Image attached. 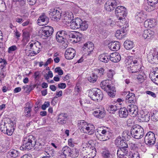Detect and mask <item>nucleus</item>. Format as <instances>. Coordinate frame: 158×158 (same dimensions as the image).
<instances>
[{
	"mask_svg": "<svg viewBox=\"0 0 158 158\" xmlns=\"http://www.w3.org/2000/svg\"><path fill=\"white\" fill-rule=\"evenodd\" d=\"M127 148L121 147L119 148L117 152V155L118 158H123L129 154V153H127Z\"/></svg>",
	"mask_w": 158,
	"mask_h": 158,
	"instance_id": "nucleus-22",
	"label": "nucleus"
},
{
	"mask_svg": "<svg viewBox=\"0 0 158 158\" xmlns=\"http://www.w3.org/2000/svg\"><path fill=\"white\" fill-rule=\"evenodd\" d=\"M75 144L73 139L70 138L68 139V145L70 147H73Z\"/></svg>",
	"mask_w": 158,
	"mask_h": 158,
	"instance_id": "nucleus-59",
	"label": "nucleus"
},
{
	"mask_svg": "<svg viewBox=\"0 0 158 158\" xmlns=\"http://www.w3.org/2000/svg\"><path fill=\"white\" fill-rule=\"evenodd\" d=\"M89 124L90 123L86 122L84 120H81L78 122V126L80 131L85 133L86 131V129L88 128Z\"/></svg>",
	"mask_w": 158,
	"mask_h": 158,
	"instance_id": "nucleus-21",
	"label": "nucleus"
},
{
	"mask_svg": "<svg viewBox=\"0 0 158 158\" xmlns=\"http://www.w3.org/2000/svg\"><path fill=\"white\" fill-rule=\"evenodd\" d=\"M125 20L126 19H125L124 17L120 16L119 17L118 20L119 21H118V24H119L120 27H122L123 28L124 27H125L124 26L125 25V24L126 23V21Z\"/></svg>",
	"mask_w": 158,
	"mask_h": 158,
	"instance_id": "nucleus-49",
	"label": "nucleus"
},
{
	"mask_svg": "<svg viewBox=\"0 0 158 158\" xmlns=\"http://www.w3.org/2000/svg\"><path fill=\"white\" fill-rule=\"evenodd\" d=\"M120 43L118 41L112 42L110 43L109 46V48L113 51H117L120 48Z\"/></svg>",
	"mask_w": 158,
	"mask_h": 158,
	"instance_id": "nucleus-31",
	"label": "nucleus"
},
{
	"mask_svg": "<svg viewBox=\"0 0 158 158\" xmlns=\"http://www.w3.org/2000/svg\"><path fill=\"white\" fill-rule=\"evenodd\" d=\"M73 18V15L71 12H67L62 17V20L64 23H69Z\"/></svg>",
	"mask_w": 158,
	"mask_h": 158,
	"instance_id": "nucleus-26",
	"label": "nucleus"
},
{
	"mask_svg": "<svg viewBox=\"0 0 158 158\" xmlns=\"http://www.w3.org/2000/svg\"><path fill=\"white\" fill-rule=\"evenodd\" d=\"M129 112L128 110L125 107H123L120 108L118 112L119 116L121 118H126Z\"/></svg>",
	"mask_w": 158,
	"mask_h": 158,
	"instance_id": "nucleus-33",
	"label": "nucleus"
},
{
	"mask_svg": "<svg viewBox=\"0 0 158 158\" xmlns=\"http://www.w3.org/2000/svg\"><path fill=\"white\" fill-rule=\"evenodd\" d=\"M109 59L114 62H117L121 60V56L118 52H114L109 55Z\"/></svg>",
	"mask_w": 158,
	"mask_h": 158,
	"instance_id": "nucleus-30",
	"label": "nucleus"
},
{
	"mask_svg": "<svg viewBox=\"0 0 158 158\" xmlns=\"http://www.w3.org/2000/svg\"><path fill=\"white\" fill-rule=\"evenodd\" d=\"M17 49V47L15 45H14L9 48L8 51V53H10L16 50Z\"/></svg>",
	"mask_w": 158,
	"mask_h": 158,
	"instance_id": "nucleus-61",
	"label": "nucleus"
},
{
	"mask_svg": "<svg viewBox=\"0 0 158 158\" xmlns=\"http://www.w3.org/2000/svg\"><path fill=\"white\" fill-rule=\"evenodd\" d=\"M155 140V135L154 133L149 131L147 133L144 138V142L146 144L148 145L153 144Z\"/></svg>",
	"mask_w": 158,
	"mask_h": 158,
	"instance_id": "nucleus-11",
	"label": "nucleus"
},
{
	"mask_svg": "<svg viewBox=\"0 0 158 158\" xmlns=\"http://www.w3.org/2000/svg\"><path fill=\"white\" fill-rule=\"evenodd\" d=\"M82 37V35L81 34L78 33V34L77 35L76 40H74V41L76 43L78 42L81 40Z\"/></svg>",
	"mask_w": 158,
	"mask_h": 158,
	"instance_id": "nucleus-63",
	"label": "nucleus"
},
{
	"mask_svg": "<svg viewBox=\"0 0 158 158\" xmlns=\"http://www.w3.org/2000/svg\"><path fill=\"white\" fill-rule=\"evenodd\" d=\"M99 60L102 62L107 63L109 60V55L107 54H102L99 56Z\"/></svg>",
	"mask_w": 158,
	"mask_h": 158,
	"instance_id": "nucleus-42",
	"label": "nucleus"
},
{
	"mask_svg": "<svg viewBox=\"0 0 158 158\" xmlns=\"http://www.w3.org/2000/svg\"><path fill=\"white\" fill-rule=\"evenodd\" d=\"M67 34V31L62 30L58 31L56 34V40L59 43H62L66 41V36Z\"/></svg>",
	"mask_w": 158,
	"mask_h": 158,
	"instance_id": "nucleus-15",
	"label": "nucleus"
},
{
	"mask_svg": "<svg viewBox=\"0 0 158 158\" xmlns=\"http://www.w3.org/2000/svg\"><path fill=\"white\" fill-rule=\"evenodd\" d=\"M129 114L133 117L136 116L138 113V109L137 106L134 104L129 105L127 108Z\"/></svg>",
	"mask_w": 158,
	"mask_h": 158,
	"instance_id": "nucleus-20",
	"label": "nucleus"
},
{
	"mask_svg": "<svg viewBox=\"0 0 158 158\" xmlns=\"http://www.w3.org/2000/svg\"><path fill=\"white\" fill-rule=\"evenodd\" d=\"M151 118L153 121H158V110H154L151 113Z\"/></svg>",
	"mask_w": 158,
	"mask_h": 158,
	"instance_id": "nucleus-44",
	"label": "nucleus"
},
{
	"mask_svg": "<svg viewBox=\"0 0 158 158\" xmlns=\"http://www.w3.org/2000/svg\"><path fill=\"white\" fill-rule=\"evenodd\" d=\"M36 143V138L32 135H30L25 137L23 140V144L20 148L21 150H30L35 145Z\"/></svg>",
	"mask_w": 158,
	"mask_h": 158,
	"instance_id": "nucleus-3",
	"label": "nucleus"
},
{
	"mask_svg": "<svg viewBox=\"0 0 158 158\" xmlns=\"http://www.w3.org/2000/svg\"><path fill=\"white\" fill-rule=\"evenodd\" d=\"M83 147L84 153H87V156L85 157L84 156V158H93L95 156L96 152V149L89 143H86Z\"/></svg>",
	"mask_w": 158,
	"mask_h": 158,
	"instance_id": "nucleus-5",
	"label": "nucleus"
},
{
	"mask_svg": "<svg viewBox=\"0 0 158 158\" xmlns=\"http://www.w3.org/2000/svg\"><path fill=\"white\" fill-rule=\"evenodd\" d=\"M95 134L99 140L101 141H106L105 137V135H104L102 133L97 131Z\"/></svg>",
	"mask_w": 158,
	"mask_h": 158,
	"instance_id": "nucleus-51",
	"label": "nucleus"
},
{
	"mask_svg": "<svg viewBox=\"0 0 158 158\" xmlns=\"http://www.w3.org/2000/svg\"><path fill=\"white\" fill-rule=\"evenodd\" d=\"M155 33L153 31L150 30H146L144 31L142 35L143 37L148 40H150L154 37Z\"/></svg>",
	"mask_w": 158,
	"mask_h": 158,
	"instance_id": "nucleus-18",
	"label": "nucleus"
},
{
	"mask_svg": "<svg viewBox=\"0 0 158 158\" xmlns=\"http://www.w3.org/2000/svg\"><path fill=\"white\" fill-rule=\"evenodd\" d=\"M105 114V111L104 108L102 106H99L94 111L93 114L97 118H103Z\"/></svg>",
	"mask_w": 158,
	"mask_h": 158,
	"instance_id": "nucleus-16",
	"label": "nucleus"
},
{
	"mask_svg": "<svg viewBox=\"0 0 158 158\" xmlns=\"http://www.w3.org/2000/svg\"><path fill=\"white\" fill-rule=\"evenodd\" d=\"M50 105L49 102H45L42 106L41 108L43 110H45L46 108Z\"/></svg>",
	"mask_w": 158,
	"mask_h": 158,
	"instance_id": "nucleus-64",
	"label": "nucleus"
},
{
	"mask_svg": "<svg viewBox=\"0 0 158 158\" xmlns=\"http://www.w3.org/2000/svg\"><path fill=\"white\" fill-rule=\"evenodd\" d=\"M115 14L118 17L126 16L127 14L126 8L122 6H119L117 7L115 10Z\"/></svg>",
	"mask_w": 158,
	"mask_h": 158,
	"instance_id": "nucleus-17",
	"label": "nucleus"
},
{
	"mask_svg": "<svg viewBox=\"0 0 158 158\" xmlns=\"http://www.w3.org/2000/svg\"><path fill=\"white\" fill-rule=\"evenodd\" d=\"M132 136L136 139L141 138L144 134V130L142 127L139 125L133 126L131 130Z\"/></svg>",
	"mask_w": 158,
	"mask_h": 158,
	"instance_id": "nucleus-6",
	"label": "nucleus"
},
{
	"mask_svg": "<svg viewBox=\"0 0 158 158\" xmlns=\"http://www.w3.org/2000/svg\"><path fill=\"white\" fill-rule=\"evenodd\" d=\"M94 44L92 42H88L84 45L83 49L85 53L87 52L88 55H89V53L92 51L94 49Z\"/></svg>",
	"mask_w": 158,
	"mask_h": 158,
	"instance_id": "nucleus-24",
	"label": "nucleus"
},
{
	"mask_svg": "<svg viewBox=\"0 0 158 158\" xmlns=\"http://www.w3.org/2000/svg\"><path fill=\"white\" fill-rule=\"evenodd\" d=\"M147 59L152 64H158V52L154 49L152 50L148 55Z\"/></svg>",
	"mask_w": 158,
	"mask_h": 158,
	"instance_id": "nucleus-10",
	"label": "nucleus"
},
{
	"mask_svg": "<svg viewBox=\"0 0 158 158\" xmlns=\"http://www.w3.org/2000/svg\"><path fill=\"white\" fill-rule=\"evenodd\" d=\"M79 28L82 31H85L86 30L88 27V25L87 21H83L81 19V22L80 24V26H79Z\"/></svg>",
	"mask_w": 158,
	"mask_h": 158,
	"instance_id": "nucleus-46",
	"label": "nucleus"
},
{
	"mask_svg": "<svg viewBox=\"0 0 158 158\" xmlns=\"http://www.w3.org/2000/svg\"><path fill=\"white\" fill-rule=\"evenodd\" d=\"M118 1L117 0H108L104 5V8L107 11H111L113 10L118 5Z\"/></svg>",
	"mask_w": 158,
	"mask_h": 158,
	"instance_id": "nucleus-12",
	"label": "nucleus"
},
{
	"mask_svg": "<svg viewBox=\"0 0 158 158\" xmlns=\"http://www.w3.org/2000/svg\"><path fill=\"white\" fill-rule=\"evenodd\" d=\"M121 104H117L115 105H110L109 106L108 110L110 111V113H113L116 111L118 109V106L120 105Z\"/></svg>",
	"mask_w": 158,
	"mask_h": 158,
	"instance_id": "nucleus-45",
	"label": "nucleus"
},
{
	"mask_svg": "<svg viewBox=\"0 0 158 158\" xmlns=\"http://www.w3.org/2000/svg\"><path fill=\"white\" fill-rule=\"evenodd\" d=\"M126 101L129 103H135L137 102L135 94L129 92L126 96Z\"/></svg>",
	"mask_w": 158,
	"mask_h": 158,
	"instance_id": "nucleus-27",
	"label": "nucleus"
},
{
	"mask_svg": "<svg viewBox=\"0 0 158 158\" xmlns=\"http://www.w3.org/2000/svg\"><path fill=\"white\" fill-rule=\"evenodd\" d=\"M124 45L126 49L128 50H130L133 47V43L131 41L127 40L124 42Z\"/></svg>",
	"mask_w": 158,
	"mask_h": 158,
	"instance_id": "nucleus-43",
	"label": "nucleus"
},
{
	"mask_svg": "<svg viewBox=\"0 0 158 158\" xmlns=\"http://www.w3.org/2000/svg\"><path fill=\"white\" fill-rule=\"evenodd\" d=\"M107 25H110L111 27H112L114 25V22L111 20V19H108L107 22L106 24Z\"/></svg>",
	"mask_w": 158,
	"mask_h": 158,
	"instance_id": "nucleus-62",
	"label": "nucleus"
},
{
	"mask_svg": "<svg viewBox=\"0 0 158 158\" xmlns=\"http://www.w3.org/2000/svg\"><path fill=\"white\" fill-rule=\"evenodd\" d=\"M158 1L156 0H147V3L143 6V8L147 11L151 12L157 8Z\"/></svg>",
	"mask_w": 158,
	"mask_h": 158,
	"instance_id": "nucleus-9",
	"label": "nucleus"
},
{
	"mask_svg": "<svg viewBox=\"0 0 158 158\" xmlns=\"http://www.w3.org/2000/svg\"><path fill=\"white\" fill-rule=\"evenodd\" d=\"M126 34L125 32L123 29L118 30L115 34V37L118 39H121L124 37Z\"/></svg>",
	"mask_w": 158,
	"mask_h": 158,
	"instance_id": "nucleus-36",
	"label": "nucleus"
},
{
	"mask_svg": "<svg viewBox=\"0 0 158 158\" xmlns=\"http://www.w3.org/2000/svg\"><path fill=\"white\" fill-rule=\"evenodd\" d=\"M156 24V20L154 19H148L145 21L144 25L145 27L152 28Z\"/></svg>",
	"mask_w": 158,
	"mask_h": 158,
	"instance_id": "nucleus-29",
	"label": "nucleus"
},
{
	"mask_svg": "<svg viewBox=\"0 0 158 158\" xmlns=\"http://www.w3.org/2000/svg\"><path fill=\"white\" fill-rule=\"evenodd\" d=\"M6 133L8 135H11L15 130L14 122L11 121L10 119L8 118L7 122L6 123Z\"/></svg>",
	"mask_w": 158,
	"mask_h": 158,
	"instance_id": "nucleus-13",
	"label": "nucleus"
},
{
	"mask_svg": "<svg viewBox=\"0 0 158 158\" xmlns=\"http://www.w3.org/2000/svg\"><path fill=\"white\" fill-rule=\"evenodd\" d=\"M6 123L3 122V121L1 122L0 123V130L1 131L4 133H6Z\"/></svg>",
	"mask_w": 158,
	"mask_h": 158,
	"instance_id": "nucleus-54",
	"label": "nucleus"
},
{
	"mask_svg": "<svg viewBox=\"0 0 158 158\" xmlns=\"http://www.w3.org/2000/svg\"><path fill=\"white\" fill-rule=\"evenodd\" d=\"M32 107V105L29 102L27 103L24 110L25 115L27 117H29L31 115V109Z\"/></svg>",
	"mask_w": 158,
	"mask_h": 158,
	"instance_id": "nucleus-35",
	"label": "nucleus"
},
{
	"mask_svg": "<svg viewBox=\"0 0 158 158\" xmlns=\"http://www.w3.org/2000/svg\"><path fill=\"white\" fill-rule=\"evenodd\" d=\"M146 15L143 11L136 13L135 17L137 21L139 23L143 22L146 17Z\"/></svg>",
	"mask_w": 158,
	"mask_h": 158,
	"instance_id": "nucleus-32",
	"label": "nucleus"
},
{
	"mask_svg": "<svg viewBox=\"0 0 158 158\" xmlns=\"http://www.w3.org/2000/svg\"><path fill=\"white\" fill-rule=\"evenodd\" d=\"M96 71L98 73V76L101 77L104 74L105 70L103 68H100L99 69L96 70Z\"/></svg>",
	"mask_w": 158,
	"mask_h": 158,
	"instance_id": "nucleus-58",
	"label": "nucleus"
},
{
	"mask_svg": "<svg viewBox=\"0 0 158 158\" xmlns=\"http://www.w3.org/2000/svg\"><path fill=\"white\" fill-rule=\"evenodd\" d=\"M85 133L89 135H92L94 134L95 131V128L94 126L91 124L89 125V127Z\"/></svg>",
	"mask_w": 158,
	"mask_h": 158,
	"instance_id": "nucleus-41",
	"label": "nucleus"
},
{
	"mask_svg": "<svg viewBox=\"0 0 158 158\" xmlns=\"http://www.w3.org/2000/svg\"><path fill=\"white\" fill-rule=\"evenodd\" d=\"M150 114H147L145 115L142 114V119L143 121L144 122H147L150 119Z\"/></svg>",
	"mask_w": 158,
	"mask_h": 158,
	"instance_id": "nucleus-55",
	"label": "nucleus"
},
{
	"mask_svg": "<svg viewBox=\"0 0 158 158\" xmlns=\"http://www.w3.org/2000/svg\"><path fill=\"white\" fill-rule=\"evenodd\" d=\"M25 90V92L27 93L30 91L31 90V86L29 85H26L25 86H23V87Z\"/></svg>",
	"mask_w": 158,
	"mask_h": 158,
	"instance_id": "nucleus-60",
	"label": "nucleus"
},
{
	"mask_svg": "<svg viewBox=\"0 0 158 158\" xmlns=\"http://www.w3.org/2000/svg\"><path fill=\"white\" fill-rule=\"evenodd\" d=\"M103 158H112L111 155L108 150H105L102 153Z\"/></svg>",
	"mask_w": 158,
	"mask_h": 158,
	"instance_id": "nucleus-50",
	"label": "nucleus"
},
{
	"mask_svg": "<svg viewBox=\"0 0 158 158\" xmlns=\"http://www.w3.org/2000/svg\"><path fill=\"white\" fill-rule=\"evenodd\" d=\"M100 86L102 89L108 93V95L110 97L115 96L116 92L115 88L109 84L108 80L102 81L100 84Z\"/></svg>",
	"mask_w": 158,
	"mask_h": 158,
	"instance_id": "nucleus-4",
	"label": "nucleus"
},
{
	"mask_svg": "<svg viewBox=\"0 0 158 158\" xmlns=\"http://www.w3.org/2000/svg\"><path fill=\"white\" fill-rule=\"evenodd\" d=\"M115 145L119 148L128 147V144L121 137H118L115 140Z\"/></svg>",
	"mask_w": 158,
	"mask_h": 158,
	"instance_id": "nucleus-28",
	"label": "nucleus"
},
{
	"mask_svg": "<svg viewBox=\"0 0 158 158\" xmlns=\"http://www.w3.org/2000/svg\"><path fill=\"white\" fill-rule=\"evenodd\" d=\"M89 96L93 100L99 102L101 101L103 97L101 91L97 88L90 90L89 92Z\"/></svg>",
	"mask_w": 158,
	"mask_h": 158,
	"instance_id": "nucleus-7",
	"label": "nucleus"
},
{
	"mask_svg": "<svg viewBox=\"0 0 158 158\" xmlns=\"http://www.w3.org/2000/svg\"><path fill=\"white\" fill-rule=\"evenodd\" d=\"M76 52L73 48H68L65 52V58L67 60H71L74 57Z\"/></svg>",
	"mask_w": 158,
	"mask_h": 158,
	"instance_id": "nucleus-19",
	"label": "nucleus"
},
{
	"mask_svg": "<svg viewBox=\"0 0 158 158\" xmlns=\"http://www.w3.org/2000/svg\"><path fill=\"white\" fill-rule=\"evenodd\" d=\"M0 64H1V68L2 69L7 64V62L6 60L4 59L0 58Z\"/></svg>",
	"mask_w": 158,
	"mask_h": 158,
	"instance_id": "nucleus-57",
	"label": "nucleus"
},
{
	"mask_svg": "<svg viewBox=\"0 0 158 158\" xmlns=\"http://www.w3.org/2000/svg\"><path fill=\"white\" fill-rule=\"evenodd\" d=\"M81 19L79 18H76L70 22V27L73 30L79 28Z\"/></svg>",
	"mask_w": 158,
	"mask_h": 158,
	"instance_id": "nucleus-23",
	"label": "nucleus"
},
{
	"mask_svg": "<svg viewBox=\"0 0 158 158\" xmlns=\"http://www.w3.org/2000/svg\"><path fill=\"white\" fill-rule=\"evenodd\" d=\"M23 45H25L30 39V35L27 32H24L23 33Z\"/></svg>",
	"mask_w": 158,
	"mask_h": 158,
	"instance_id": "nucleus-38",
	"label": "nucleus"
},
{
	"mask_svg": "<svg viewBox=\"0 0 158 158\" xmlns=\"http://www.w3.org/2000/svg\"><path fill=\"white\" fill-rule=\"evenodd\" d=\"M67 115L65 113L60 114L58 116V122L60 124H64L65 123L67 118Z\"/></svg>",
	"mask_w": 158,
	"mask_h": 158,
	"instance_id": "nucleus-34",
	"label": "nucleus"
},
{
	"mask_svg": "<svg viewBox=\"0 0 158 158\" xmlns=\"http://www.w3.org/2000/svg\"><path fill=\"white\" fill-rule=\"evenodd\" d=\"M101 129H98V132H100L101 133L105 135V137L106 140L109 139L110 136L109 135L110 132L108 131L106 129H104L103 128H100Z\"/></svg>",
	"mask_w": 158,
	"mask_h": 158,
	"instance_id": "nucleus-39",
	"label": "nucleus"
},
{
	"mask_svg": "<svg viewBox=\"0 0 158 158\" xmlns=\"http://www.w3.org/2000/svg\"><path fill=\"white\" fill-rule=\"evenodd\" d=\"M53 29L52 27L49 26H45L42 30H40L39 32V35L43 39H46L50 36L53 33Z\"/></svg>",
	"mask_w": 158,
	"mask_h": 158,
	"instance_id": "nucleus-8",
	"label": "nucleus"
},
{
	"mask_svg": "<svg viewBox=\"0 0 158 158\" xmlns=\"http://www.w3.org/2000/svg\"><path fill=\"white\" fill-rule=\"evenodd\" d=\"M6 6L5 4L2 0H0V12H3L5 10Z\"/></svg>",
	"mask_w": 158,
	"mask_h": 158,
	"instance_id": "nucleus-56",
	"label": "nucleus"
},
{
	"mask_svg": "<svg viewBox=\"0 0 158 158\" xmlns=\"http://www.w3.org/2000/svg\"><path fill=\"white\" fill-rule=\"evenodd\" d=\"M141 60L139 58H134L132 60H128L127 63L128 66V71L130 73H141L144 67L141 65Z\"/></svg>",
	"mask_w": 158,
	"mask_h": 158,
	"instance_id": "nucleus-1",
	"label": "nucleus"
},
{
	"mask_svg": "<svg viewBox=\"0 0 158 158\" xmlns=\"http://www.w3.org/2000/svg\"><path fill=\"white\" fill-rule=\"evenodd\" d=\"M8 156L10 157L16 158L19 156V152L16 150H10L8 153Z\"/></svg>",
	"mask_w": 158,
	"mask_h": 158,
	"instance_id": "nucleus-37",
	"label": "nucleus"
},
{
	"mask_svg": "<svg viewBox=\"0 0 158 158\" xmlns=\"http://www.w3.org/2000/svg\"><path fill=\"white\" fill-rule=\"evenodd\" d=\"M79 154V150L77 148H74L71 149L69 156L72 158H76L78 156Z\"/></svg>",
	"mask_w": 158,
	"mask_h": 158,
	"instance_id": "nucleus-40",
	"label": "nucleus"
},
{
	"mask_svg": "<svg viewBox=\"0 0 158 158\" xmlns=\"http://www.w3.org/2000/svg\"><path fill=\"white\" fill-rule=\"evenodd\" d=\"M49 14L52 16V19L55 21H59L61 18V12L55 9H52L49 11Z\"/></svg>",
	"mask_w": 158,
	"mask_h": 158,
	"instance_id": "nucleus-14",
	"label": "nucleus"
},
{
	"mask_svg": "<svg viewBox=\"0 0 158 158\" xmlns=\"http://www.w3.org/2000/svg\"><path fill=\"white\" fill-rule=\"evenodd\" d=\"M115 73L114 71L111 69H109L107 72V77L109 79H112Z\"/></svg>",
	"mask_w": 158,
	"mask_h": 158,
	"instance_id": "nucleus-52",
	"label": "nucleus"
},
{
	"mask_svg": "<svg viewBox=\"0 0 158 158\" xmlns=\"http://www.w3.org/2000/svg\"><path fill=\"white\" fill-rule=\"evenodd\" d=\"M45 152L48 155L46 156H48V157H50L53 156L54 155V152L52 148H49L48 150H46Z\"/></svg>",
	"mask_w": 158,
	"mask_h": 158,
	"instance_id": "nucleus-53",
	"label": "nucleus"
},
{
	"mask_svg": "<svg viewBox=\"0 0 158 158\" xmlns=\"http://www.w3.org/2000/svg\"><path fill=\"white\" fill-rule=\"evenodd\" d=\"M97 75L95 73H92L88 77V81L92 83H94L95 82L97 79Z\"/></svg>",
	"mask_w": 158,
	"mask_h": 158,
	"instance_id": "nucleus-47",
	"label": "nucleus"
},
{
	"mask_svg": "<svg viewBox=\"0 0 158 158\" xmlns=\"http://www.w3.org/2000/svg\"><path fill=\"white\" fill-rule=\"evenodd\" d=\"M40 45L38 42L29 43L25 49L26 55L31 56L38 53L40 51Z\"/></svg>",
	"mask_w": 158,
	"mask_h": 158,
	"instance_id": "nucleus-2",
	"label": "nucleus"
},
{
	"mask_svg": "<svg viewBox=\"0 0 158 158\" xmlns=\"http://www.w3.org/2000/svg\"><path fill=\"white\" fill-rule=\"evenodd\" d=\"M37 21L38 23L39 24V25H44L48 23L49 19L44 14H43L40 16Z\"/></svg>",
	"mask_w": 158,
	"mask_h": 158,
	"instance_id": "nucleus-25",
	"label": "nucleus"
},
{
	"mask_svg": "<svg viewBox=\"0 0 158 158\" xmlns=\"http://www.w3.org/2000/svg\"><path fill=\"white\" fill-rule=\"evenodd\" d=\"M71 148L69 147L66 146L62 148L61 152L64 155L69 156L71 152Z\"/></svg>",
	"mask_w": 158,
	"mask_h": 158,
	"instance_id": "nucleus-48",
	"label": "nucleus"
}]
</instances>
